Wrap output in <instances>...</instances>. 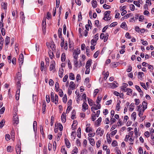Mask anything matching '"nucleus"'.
Segmentation results:
<instances>
[{
  "instance_id": "f257e3e1",
  "label": "nucleus",
  "mask_w": 154,
  "mask_h": 154,
  "mask_svg": "<svg viewBox=\"0 0 154 154\" xmlns=\"http://www.w3.org/2000/svg\"><path fill=\"white\" fill-rule=\"evenodd\" d=\"M111 11H105L104 13V17L103 18V19L106 21L110 20L111 19V17H109V15Z\"/></svg>"
},
{
  "instance_id": "f03ea898",
  "label": "nucleus",
  "mask_w": 154,
  "mask_h": 154,
  "mask_svg": "<svg viewBox=\"0 0 154 154\" xmlns=\"http://www.w3.org/2000/svg\"><path fill=\"white\" fill-rule=\"evenodd\" d=\"M80 53V51L79 49L77 48L76 49L74 50L73 53L74 58L78 59V55Z\"/></svg>"
},
{
  "instance_id": "7ed1b4c3",
  "label": "nucleus",
  "mask_w": 154,
  "mask_h": 154,
  "mask_svg": "<svg viewBox=\"0 0 154 154\" xmlns=\"http://www.w3.org/2000/svg\"><path fill=\"white\" fill-rule=\"evenodd\" d=\"M109 85L110 87L112 88H116L119 85L118 84L116 81H114L112 83H109Z\"/></svg>"
},
{
  "instance_id": "20e7f679",
  "label": "nucleus",
  "mask_w": 154,
  "mask_h": 154,
  "mask_svg": "<svg viewBox=\"0 0 154 154\" xmlns=\"http://www.w3.org/2000/svg\"><path fill=\"white\" fill-rule=\"evenodd\" d=\"M97 105H94V106H92L91 108V110L93 111L94 110H97L98 109H100L101 107L99 103H97Z\"/></svg>"
},
{
  "instance_id": "39448f33",
  "label": "nucleus",
  "mask_w": 154,
  "mask_h": 154,
  "mask_svg": "<svg viewBox=\"0 0 154 154\" xmlns=\"http://www.w3.org/2000/svg\"><path fill=\"white\" fill-rule=\"evenodd\" d=\"M19 61L20 64H22L23 61V55L22 54H21L19 56Z\"/></svg>"
},
{
  "instance_id": "423d86ee",
  "label": "nucleus",
  "mask_w": 154,
  "mask_h": 154,
  "mask_svg": "<svg viewBox=\"0 0 154 154\" xmlns=\"http://www.w3.org/2000/svg\"><path fill=\"white\" fill-rule=\"evenodd\" d=\"M14 124L17 125L19 123V118L18 116H13Z\"/></svg>"
},
{
  "instance_id": "0eeeda50",
  "label": "nucleus",
  "mask_w": 154,
  "mask_h": 154,
  "mask_svg": "<svg viewBox=\"0 0 154 154\" xmlns=\"http://www.w3.org/2000/svg\"><path fill=\"white\" fill-rule=\"evenodd\" d=\"M82 107L83 111L85 112L86 109H88V104L84 101L82 104Z\"/></svg>"
},
{
  "instance_id": "6e6552de",
  "label": "nucleus",
  "mask_w": 154,
  "mask_h": 154,
  "mask_svg": "<svg viewBox=\"0 0 154 154\" xmlns=\"http://www.w3.org/2000/svg\"><path fill=\"white\" fill-rule=\"evenodd\" d=\"M16 79L18 81H21V74L20 72L17 73L16 75Z\"/></svg>"
},
{
  "instance_id": "1a4fd4ad",
  "label": "nucleus",
  "mask_w": 154,
  "mask_h": 154,
  "mask_svg": "<svg viewBox=\"0 0 154 154\" xmlns=\"http://www.w3.org/2000/svg\"><path fill=\"white\" fill-rule=\"evenodd\" d=\"M55 62H51V64L50 66V71H52V70L54 69L55 67Z\"/></svg>"
},
{
  "instance_id": "9d476101",
  "label": "nucleus",
  "mask_w": 154,
  "mask_h": 154,
  "mask_svg": "<svg viewBox=\"0 0 154 154\" xmlns=\"http://www.w3.org/2000/svg\"><path fill=\"white\" fill-rule=\"evenodd\" d=\"M61 120L62 122L65 123L66 121V113L63 112L61 115Z\"/></svg>"
},
{
  "instance_id": "9b49d317",
  "label": "nucleus",
  "mask_w": 154,
  "mask_h": 154,
  "mask_svg": "<svg viewBox=\"0 0 154 154\" xmlns=\"http://www.w3.org/2000/svg\"><path fill=\"white\" fill-rule=\"evenodd\" d=\"M91 62L92 63V60L91 59L88 60L86 64V68H90V67L91 66Z\"/></svg>"
},
{
  "instance_id": "f8f14e48",
  "label": "nucleus",
  "mask_w": 154,
  "mask_h": 154,
  "mask_svg": "<svg viewBox=\"0 0 154 154\" xmlns=\"http://www.w3.org/2000/svg\"><path fill=\"white\" fill-rule=\"evenodd\" d=\"M16 151L17 154H20V146L19 145H18L17 147L16 148Z\"/></svg>"
},
{
  "instance_id": "ddd939ff",
  "label": "nucleus",
  "mask_w": 154,
  "mask_h": 154,
  "mask_svg": "<svg viewBox=\"0 0 154 154\" xmlns=\"http://www.w3.org/2000/svg\"><path fill=\"white\" fill-rule=\"evenodd\" d=\"M65 141L66 147L68 148H69L70 146V143L69 140L67 138H66L65 139Z\"/></svg>"
},
{
  "instance_id": "4468645a",
  "label": "nucleus",
  "mask_w": 154,
  "mask_h": 154,
  "mask_svg": "<svg viewBox=\"0 0 154 154\" xmlns=\"http://www.w3.org/2000/svg\"><path fill=\"white\" fill-rule=\"evenodd\" d=\"M93 8H95L97 6V2L96 0H93L91 2Z\"/></svg>"
},
{
  "instance_id": "2eb2a0df",
  "label": "nucleus",
  "mask_w": 154,
  "mask_h": 154,
  "mask_svg": "<svg viewBox=\"0 0 154 154\" xmlns=\"http://www.w3.org/2000/svg\"><path fill=\"white\" fill-rule=\"evenodd\" d=\"M4 41L3 38L2 37H1L0 38V50H1L2 49Z\"/></svg>"
},
{
  "instance_id": "dca6fc26",
  "label": "nucleus",
  "mask_w": 154,
  "mask_h": 154,
  "mask_svg": "<svg viewBox=\"0 0 154 154\" xmlns=\"http://www.w3.org/2000/svg\"><path fill=\"white\" fill-rule=\"evenodd\" d=\"M69 87L72 90L75 88V85L73 82L71 81L70 82Z\"/></svg>"
},
{
  "instance_id": "f3484780",
  "label": "nucleus",
  "mask_w": 154,
  "mask_h": 154,
  "mask_svg": "<svg viewBox=\"0 0 154 154\" xmlns=\"http://www.w3.org/2000/svg\"><path fill=\"white\" fill-rule=\"evenodd\" d=\"M77 136L79 138L81 137V129L80 128H78L77 131Z\"/></svg>"
},
{
  "instance_id": "a211bd4d",
  "label": "nucleus",
  "mask_w": 154,
  "mask_h": 154,
  "mask_svg": "<svg viewBox=\"0 0 154 154\" xmlns=\"http://www.w3.org/2000/svg\"><path fill=\"white\" fill-rule=\"evenodd\" d=\"M121 101L120 100H119L117 101V103L116 105V108L117 109V111H119V109H120V104L121 103Z\"/></svg>"
},
{
  "instance_id": "6ab92c4d",
  "label": "nucleus",
  "mask_w": 154,
  "mask_h": 154,
  "mask_svg": "<svg viewBox=\"0 0 154 154\" xmlns=\"http://www.w3.org/2000/svg\"><path fill=\"white\" fill-rule=\"evenodd\" d=\"M7 3L3 2L2 4V8L5 10L7 9Z\"/></svg>"
},
{
  "instance_id": "aec40b11",
  "label": "nucleus",
  "mask_w": 154,
  "mask_h": 154,
  "mask_svg": "<svg viewBox=\"0 0 154 154\" xmlns=\"http://www.w3.org/2000/svg\"><path fill=\"white\" fill-rule=\"evenodd\" d=\"M10 38L9 37L7 36L5 39V42L6 45H8L10 42Z\"/></svg>"
},
{
  "instance_id": "412c9836",
  "label": "nucleus",
  "mask_w": 154,
  "mask_h": 154,
  "mask_svg": "<svg viewBox=\"0 0 154 154\" xmlns=\"http://www.w3.org/2000/svg\"><path fill=\"white\" fill-rule=\"evenodd\" d=\"M85 131L87 133L90 132H93L92 128L89 127H87L85 129Z\"/></svg>"
},
{
  "instance_id": "4be33fe9",
  "label": "nucleus",
  "mask_w": 154,
  "mask_h": 154,
  "mask_svg": "<svg viewBox=\"0 0 154 154\" xmlns=\"http://www.w3.org/2000/svg\"><path fill=\"white\" fill-rule=\"evenodd\" d=\"M43 108H42V113L43 114H44L45 113V111L46 108V105L45 103H45L43 102V104L42 105Z\"/></svg>"
},
{
  "instance_id": "5701e85b",
  "label": "nucleus",
  "mask_w": 154,
  "mask_h": 154,
  "mask_svg": "<svg viewBox=\"0 0 154 154\" xmlns=\"http://www.w3.org/2000/svg\"><path fill=\"white\" fill-rule=\"evenodd\" d=\"M88 140H89L90 143L91 145H93L94 144V139L90 138H88Z\"/></svg>"
},
{
  "instance_id": "b1692460",
  "label": "nucleus",
  "mask_w": 154,
  "mask_h": 154,
  "mask_svg": "<svg viewBox=\"0 0 154 154\" xmlns=\"http://www.w3.org/2000/svg\"><path fill=\"white\" fill-rule=\"evenodd\" d=\"M66 59V56L65 53H62L61 57V60L62 62H64L65 61Z\"/></svg>"
},
{
  "instance_id": "393cba45",
  "label": "nucleus",
  "mask_w": 154,
  "mask_h": 154,
  "mask_svg": "<svg viewBox=\"0 0 154 154\" xmlns=\"http://www.w3.org/2000/svg\"><path fill=\"white\" fill-rule=\"evenodd\" d=\"M144 75V73L142 72H139L138 73V79H140L142 78L143 76Z\"/></svg>"
},
{
  "instance_id": "a878e982",
  "label": "nucleus",
  "mask_w": 154,
  "mask_h": 154,
  "mask_svg": "<svg viewBox=\"0 0 154 154\" xmlns=\"http://www.w3.org/2000/svg\"><path fill=\"white\" fill-rule=\"evenodd\" d=\"M37 123L36 121H34L33 123V130L34 131H35V130H37Z\"/></svg>"
},
{
  "instance_id": "bb28decb",
  "label": "nucleus",
  "mask_w": 154,
  "mask_h": 154,
  "mask_svg": "<svg viewBox=\"0 0 154 154\" xmlns=\"http://www.w3.org/2000/svg\"><path fill=\"white\" fill-rule=\"evenodd\" d=\"M143 108V109L145 110L147 107V103L145 101H143L142 103Z\"/></svg>"
},
{
  "instance_id": "cd10ccee",
  "label": "nucleus",
  "mask_w": 154,
  "mask_h": 154,
  "mask_svg": "<svg viewBox=\"0 0 154 154\" xmlns=\"http://www.w3.org/2000/svg\"><path fill=\"white\" fill-rule=\"evenodd\" d=\"M127 91V95L130 96L131 95L132 92V90L131 89L128 88V91Z\"/></svg>"
},
{
  "instance_id": "c85d7f7f",
  "label": "nucleus",
  "mask_w": 154,
  "mask_h": 154,
  "mask_svg": "<svg viewBox=\"0 0 154 154\" xmlns=\"http://www.w3.org/2000/svg\"><path fill=\"white\" fill-rule=\"evenodd\" d=\"M63 69H62L61 70L59 71V76L60 78H62L63 75Z\"/></svg>"
},
{
  "instance_id": "c756f323",
  "label": "nucleus",
  "mask_w": 154,
  "mask_h": 154,
  "mask_svg": "<svg viewBox=\"0 0 154 154\" xmlns=\"http://www.w3.org/2000/svg\"><path fill=\"white\" fill-rule=\"evenodd\" d=\"M69 78L70 79L72 80H74L75 79V77L74 74L72 73H70L69 75Z\"/></svg>"
},
{
  "instance_id": "7c9ffc66",
  "label": "nucleus",
  "mask_w": 154,
  "mask_h": 154,
  "mask_svg": "<svg viewBox=\"0 0 154 154\" xmlns=\"http://www.w3.org/2000/svg\"><path fill=\"white\" fill-rule=\"evenodd\" d=\"M109 37V34L108 33H106L105 35H104V42H106L108 38Z\"/></svg>"
},
{
  "instance_id": "2f4dec72",
  "label": "nucleus",
  "mask_w": 154,
  "mask_h": 154,
  "mask_svg": "<svg viewBox=\"0 0 154 154\" xmlns=\"http://www.w3.org/2000/svg\"><path fill=\"white\" fill-rule=\"evenodd\" d=\"M127 25L125 22H123L121 25V27L125 29Z\"/></svg>"
},
{
  "instance_id": "473e14b6",
  "label": "nucleus",
  "mask_w": 154,
  "mask_h": 154,
  "mask_svg": "<svg viewBox=\"0 0 154 154\" xmlns=\"http://www.w3.org/2000/svg\"><path fill=\"white\" fill-rule=\"evenodd\" d=\"M134 103H131L129 106V107H130V111H132L134 109V108H133L132 107H134Z\"/></svg>"
},
{
  "instance_id": "72a5a7b5",
  "label": "nucleus",
  "mask_w": 154,
  "mask_h": 154,
  "mask_svg": "<svg viewBox=\"0 0 154 154\" xmlns=\"http://www.w3.org/2000/svg\"><path fill=\"white\" fill-rule=\"evenodd\" d=\"M20 81H17V88L18 89L20 90L21 88V84L20 83Z\"/></svg>"
},
{
  "instance_id": "f704fd0d",
  "label": "nucleus",
  "mask_w": 154,
  "mask_h": 154,
  "mask_svg": "<svg viewBox=\"0 0 154 154\" xmlns=\"http://www.w3.org/2000/svg\"><path fill=\"white\" fill-rule=\"evenodd\" d=\"M144 109L142 110L141 109L139 110V113L138 115L139 117H140L143 115V112H144Z\"/></svg>"
},
{
  "instance_id": "c9c22d12",
  "label": "nucleus",
  "mask_w": 154,
  "mask_h": 154,
  "mask_svg": "<svg viewBox=\"0 0 154 154\" xmlns=\"http://www.w3.org/2000/svg\"><path fill=\"white\" fill-rule=\"evenodd\" d=\"M44 62L43 61H41V71H42L43 70L44 67Z\"/></svg>"
},
{
  "instance_id": "e433bc0d",
  "label": "nucleus",
  "mask_w": 154,
  "mask_h": 154,
  "mask_svg": "<svg viewBox=\"0 0 154 154\" xmlns=\"http://www.w3.org/2000/svg\"><path fill=\"white\" fill-rule=\"evenodd\" d=\"M74 65H75V67H77L78 65V59L77 58H74Z\"/></svg>"
},
{
  "instance_id": "4c0bfd02",
  "label": "nucleus",
  "mask_w": 154,
  "mask_h": 154,
  "mask_svg": "<svg viewBox=\"0 0 154 154\" xmlns=\"http://www.w3.org/2000/svg\"><path fill=\"white\" fill-rule=\"evenodd\" d=\"M106 137H107V140L108 143L109 144H110L111 143V140H112L111 138L110 137L109 135V138H108V134L107 135Z\"/></svg>"
},
{
  "instance_id": "58836bf2",
  "label": "nucleus",
  "mask_w": 154,
  "mask_h": 154,
  "mask_svg": "<svg viewBox=\"0 0 154 154\" xmlns=\"http://www.w3.org/2000/svg\"><path fill=\"white\" fill-rule=\"evenodd\" d=\"M54 103L56 104L58 102V96L56 94L55 96Z\"/></svg>"
},
{
  "instance_id": "ea45409f",
  "label": "nucleus",
  "mask_w": 154,
  "mask_h": 154,
  "mask_svg": "<svg viewBox=\"0 0 154 154\" xmlns=\"http://www.w3.org/2000/svg\"><path fill=\"white\" fill-rule=\"evenodd\" d=\"M48 54L50 58L52 59L53 57L54 54L52 52H51V51H50L48 52Z\"/></svg>"
},
{
  "instance_id": "a19ab883",
  "label": "nucleus",
  "mask_w": 154,
  "mask_h": 154,
  "mask_svg": "<svg viewBox=\"0 0 154 154\" xmlns=\"http://www.w3.org/2000/svg\"><path fill=\"white\" fill-rule=\"evenodd\" d=\"M117 24V22H114L111 23L109 26L110 27H114L116 26Z\"/></svg>"
},
{
  "instance_id": "79ce46f5",
  "label": "nucleus",
  "mask_w": 154,
  "mask_h": 154,
  "mask_svg": "<svg viewBox=\"0 0 154 154\" xmlns=\"http://www.w3.org/2000/svg\"><path fill=\"white\" fill-rule=\"evenodd\" d=\"M131 117L134 118V121L136 117V112H133L131 115Z\"/></svg>"
},
{
  "instance_id": "37998d69",
  "label": "nucleus",
  "mask_w": 154,
  "mask_h": 154,
  "mask_svg": "<svg viewBox=\"0 0 154 154\" xmlns=\"http://www.w3.org/2000/svg\"><path fill=\"white\" fill-rule=\"evenodd\" d=\"M103 7L105 9H109V8H111V7L109 5H107L106 4H104L103 5Z\"/></svg>"
},
{
  "instance_id": "c03bdc74",
  "label": "nucleus",
  "mask_w": 154,
  "mask_h": 154,
  "mask_svg": "<svg viewBox=\"0 0 154 154\" xmlns=\"http://www.w3.org/2000/svg\"><path fill=\"white\" fill-rule=\"evenodd\" d=\"M99 90L98 89H96L94 90V97H95L98 93Z\"/></svg>"
},
{
  "instance_id": "a18cd8bd",
  "label": "nucleus",
  "mask_w": 154,
  "mask_h": 154,
  "mask_svg": "<svg viewBox=\"0 0 154 154\" xmlns=\"http://www.w3.org/2000/svg\"><path fill=\"white\" fill-rule=\"evenodd\" d=\"M62 29L61 28H59L58 29V35L59 37H61L62 36Z\"/></svg>"
},
{
  "instance_id": "49530a36",
  "label": "nucleus",
  "mask_w": 154,
  "mask_h": 154,
  "mask_svg": "<svg viewBox=\"0 0 154 154\" xmlns=\"http://www.w3.org/2000/svg\"><path fill=\"white\" fill-rule=\"evenodd\" d=\"M132 14H131V13L128 14H127L126 15H125L124 17H123L122 18V19L123 18H125V19H127V18H128L130 16H132Z\"/></svg>"
},
{
  "instance_id": "de8ad7c7",
  "label": "nucleus",
  "mask_w": 154,
  "mask_h": 154,
  "mask_svg": "<svg viewBox=\"0 0 154 154\" xmlns=\"http://www.w3.org/2000/svg\"><path fill=\"white\" fill-rule=\"evenodd\" d=\"M134 4L135 5L137 6L140 7V4H139V2H138L136 1H134L133 2Z\"/></svg>"
},
{
  "instance_id": "09e8293b",
  "label": "nucleus",
  "mask_w": 154,
  "mask_h": 154,
  "mask_svg": "<svg viewBox=\"0 0 154 154\" xmlns=\"http://www.w3.org/2000/svg\"><path fill=\"white\" fill-rule=\"evenodd\" d=\"M5 123V121L4 120H2L0 122V127L1 128H2L3 126Z\"/></svg>"
},
{
  "instance_id": "8fccbe9b",
  "label": "nucleus",
  "mask_w": 154,
  "mask_h": 154,
  "mask_svg": "<svg viewBox=\"0 0 154 154\" xmlns=\"http://www.w3.org/2000/svg\"><path fill=\"white\" fill-rule=\"evenodd\" d=\"M50 47L53 50L54 49V50H55V45L54 44V42L51 43V44L50 45Z\"/></svg>"
},
{
  "instance_id": "3c124183",
  "label": "nucleus",
  "mask_w": 154,
  "mask_h": 154,
  "mask_svg": "<svg viewBox=\"0 0 154 154\" xmlns=\"http://www.w3.org/2000/svg\"><path fill=\"white\" fill-rule=\"evenodd\" d=\"M135 88L139 92H142V90L139 86L136 85Z\"/></svg>"
},
{
  "instance_id": "603ef678",
  "label": "nucleus",
  "mask_w": 154,
  "mask_h": 154,
  "mask_svg": "<svg viewBox=\"0 0 154 154\" xmlns=\"http://www.w3.org/2000/svg\"><path fill=\"white\" fill-rule=\"evenodd\" d=\"M51 101L54 102V94L53 92H51Z\"/></svg>"
},
{
  "instance_id": "864d4df0",
  "label": "nucleus",
  "mask_w": 154,
  "mask_h": 154,
  "mask_svg": "<svg viewBox=\"0 0 154 154\" xmlns=\"http://www.w3.org/2000/svg\"><path fill=\"white\" fill-rule=\"evenodd\" d=\"M88 102L89 104L91 106L93 105V101L91 99H90L89 98H88Z\"/></svg>"
},
{
  "instance_id": "5fc2aeb1",
  "label": "nucleus",
  "mask_w": 154,
  "mask_h": 154,
  "mask_svg": "<svg viewBox=\"0 0 154 154\" xmlns=\"http://www.w3.org/2000/svg\"><path fill=\"white\" fill-rule=\"evenodd\" d=\"M1 32L2 35H5V30L4 28H1Z\"/></svg>"
},
{
  "instance_id": "6e6d98bb",
  "label": "nucleus",
  "mask_w": 154,
  "mask_h": 154,
  "mask_svg": "<svg viewBox=\"0 0 154 154\" xmlns=\"http://www.w3.org/2000/svg\"><path fill=\"white\" fill-rule=\"evenodd\" d=\"M140 85L141 86L145 89L147 90V88L146 87L145 84L143 82H140Z\"/></svg>"
},
{
  "instance_id": "4d7b16f0",
  "label": "nucleus",
  "mask_w": 154,
  "mask_h": 154,
  "mask_svg": "<svg viewBox=\"0 0 154 154\" xmlns=\"http://www.w3.org/2000/svg\"><path fill=\"white\" fill-rule=\"evenodd\" d=\"M76 143L78 146H81V143L79 139H77L76 141Z\"/></svg>"
},
{
  "instance_id": "13d9d810",
  "label": "nucleus",
  "mask_w": 154,
  "mask_h": 154,
  "mask_svg": "<svg viewBox=\"0 0 154 154\" xmlns=\"http://www.w3.org/2000/svg\"><path fill=\"white\" fill-rule=\"evenodd\" d=\"M63 33L64 35H66V26L65 24H64L63 25Z\"/></svg>"
},
{
  "instance_id": "bf43d9fd",
  "label": "nucleus",
  "mask_w": 154,
  "mask_h": 154,
  "mask_svg": "<svg viewBox=\"0 0 154 154\" xmlns=\"http://www.w3.org/2000/svg\"><path fill=\"white\" fill-rule=\"evenodd\" d=\"M90 50L89 47L88 46H87L86 48V54L88 56H89L90 54H89V51Z\"/></svg>"
},
{
  "instance_id": "052dcab7",
  "label": "nucleus",
  "mask_w": 154,
  "mask_h": 154,
  "mask_svg": "<svg viewBox=\"0 0 154 154\" xmlns=\"http://www.w3.org/2000/svg\"><path fill=\"white\" fill-rule=\"evenodd\" d=\"M117 142L116 140H114L112 143V145L113 146H115L117 145Z\"/></svg>"
},
{
  "instance_id": "680f3d73",
  "label": "nucleus",
  "mask_w": 154,
  "mask_h": 154,
  "mask_svg": "<svg viewBox=\"0 0 154 154\" xmlns=\"http://www.w3.org/2000/svg\"><path fill=\"white\" fill-rule=\"evenodd\" d=\"M91 119L92 120L94 121L96 119L95 114H92L91 115Z\"/></svg>"
},
{
  "instance_id": "e2e57ef3",
  "label": "nucleus",
  "mask_w": 154,
  "mask_h": 154,
  "mask_svg": "<svg viewBox=\"0 0 154 154\" xmlns=\"http://www.w3.org/2000/svg\"><path fill=\"white\" fill-rule=\"evenodd\" d=\"M102 99V97H100V98L98 96L97 97V100H96V103H99L100 102V101Z\"/></svg>"
},
{
  "instance_id": "0e129e2a",
  "label": "nucleus",
  "mask_w": 154,
  "mask_h": 154,
  "mask_svg": "<svg viewBox=\"0 0 154 154\" xmlns=\"http://www.w3.org/2000/svg\"><path fill=\"white\" fill-rule=\"evenodd\" d=\"M99 52L98 51H97L94 54V57L95 58H96L97 57L98 55V54H99Z\"/></svg>"
},
{
  "instance_id": "69168bd1",
  "label": "nucleus",
  "mask_w": 154,
  "mask_h": 154,
  "mask_svg": "<svg viewBox=\"0 0 154 154\" xmlns=\"http://www.w3.org/2000/svg\"><path fill=\"white\" fill-rule=\"evenodd\" d=\"M68 78V75H66L64 77L63 79V81L64 82H65L66 81Z\"/></svg>"
},
{
  "instance_id": "338daca9",
  "label": "nucleus",
  "mask_w": 154,
  "mask_h": 154,
  "mask_svg": "<svg viewBox=\"0 0 154 154\" xmlns=\"http://www.w3.org/2000/svg\"><path fill=\"white\" fill-rule=\"evenodd\" d=\"M58 127H59V130H60V131H62L63 129V126L62 125V124L60 123H59V124H58Z\"/></svg>"
},
{
  "instance_id": "774afa93",
  "label": "nucleus",
  "mask_w": 154,
  "mask_h": 154,
  "mask_svg": "<svg viewBox=\"0 0 154 154\" xmlns=\"http://www.w3.org/2000/svg\"><path fill=\"white\" fill-rule=\"evenodd\" d=\"M138 152L140 154H143V151L142 149V148L141 147H140L139 148L138 150Z\"/></svg>"
}]
</instances>
